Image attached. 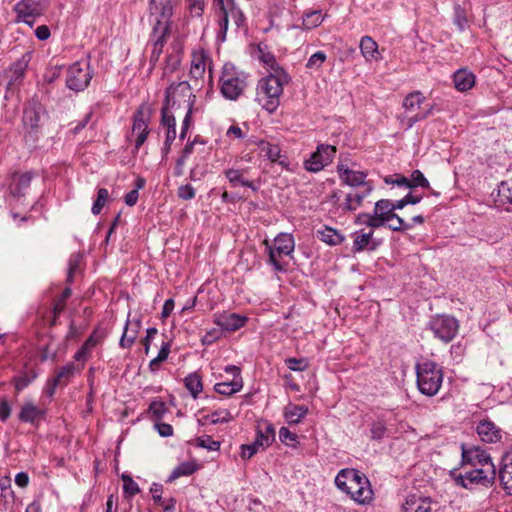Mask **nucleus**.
<instances>
[{"label": "nucleus", "instance_id": "37", "mask_svg": "<svg viewBox=\"0 0 512 512\" xmlns=\"http://www.w3.org/2000/svg\"><path fill=\"white\" fill-rule=\"evenodd\" d=\"M319 239L329 245L336 246L343 242L344 237L334 228L325 226L318 231Z\"/></svg>", "mask_w": 512, "mask_h": 512}, {"label": "nucleus", "instance_id": "36", "mask_svg": "<svg viewBox=\"0 0 512 512\" xmlns=\"http://www.w3.org/2000/svg\"><path fill=\"white\" fill-rule=\"evenodd\" d=\"M129 325H130V321H129V319H127L123 334H122L120 342H119V345L122 348H130L133 345V343L135 342V339L138 334V329L140 327L139 321H137L133 324L134 328H129Z\"/></svg>", "mask_w": 512, "mask_h": 512}, {"label": "nucleus", "instance_id": "28", "mask_svg": "<svg viewBox=\"0 0 512 512\" xmlns=\"http://www.w3.org/2000/svg\"><path fill=\"white\" fill-rule=\"evenodd\" d=\"M359 47L366 61H379L381 59L378 44L370 36H363L360 40Z\"/></svg>", "mask_w": 512, "mask_h": 512}, {"label": "nucleus", "instance_id": "44", "mask_svg": "<svg viewBox=\"0 0 512 512\" xmlns=\"http://www.w3.org/2000/svg\"><path fill=\"white\" fill-rule=\"evenodd\" d=\"M322 22H323V15H322L321 10L310 11L303 15L302 25L306 29L316 28Z\"/></svg>", "mask_w": 512, "mask_h": 512}, {"label": "nucleus", "instance_id": "38", "mask_svg": "<svg viewBox=\"0 0 512 512\" xmlns=\"http://www.w3.org/2000/svg\"><path fill=\"white\" fill-rule=\"evenodd\" d=\"M243 387L242 379H232L231 381H225L221 383H217L215 385V391L219 394L230 396L238 391H240Z\"/></svg>", "mask_w": 512, "mask_h": 512}, {"label": "nucleus", "instance_id": "25", "mask_svg": "<svg viewBox=\"0 0 512 512\" xmlns=\"http://www.w3.org/2000/svg\"><path fill=\"white\" fill-rule=\"evenodd\" d=\"M275 440V428L273 424L268 421H261L256 428L255 442L262 450L269 447Z\"/></svg>", "mask_w": 512, "mask_h": 512}, {"label": "nucleus", "instance_id": "40", "mask_svg": "<svg viewBox=\"0 0 512 512\" xmlns=\"http://www.w3.org/2000/svg\"><path fill=\"white\" fill-rule=\"evenodd\" d=\"M72 290L70 287H66L61 293L60 297L54 302L53 305V320L51 325H55L57 318L66 308V300L71 296Z\"/></svg>", "mask_w": 512, "mask_h": 512}, {"label": "nucleus", "instance_id": "20", "mask_svg": "<svg viewBox=\"0 0 512 512\" xmlns=\"http://www.w3.org/2000/svg\"><path fill=\"white\" fill-rule=\"evenodd\" d=\"M373 191V186H366L363 190H354L345 195L343 204L341 205V212H353L362 206L363 201Z\"/></svg>", "mask_w": 512, "mask_h": 512}, {"label": "nucleus", "instance_id": "12", "mask_svg": "<svg viewBox=\"0 0 512 512\" xmlns=\"http://www.w3.org/2000/svg\"><path fill=\"white\" fill-rule=\"evenodd\" d=\"M46 7V0H21L15 5V11L19 20L32 27Z\"/></svg>", "mask_w": 512, "mask_h": 512}, {"label": "nucleus", "instance_id": "3", "mask_svg": "<svg viewBox=\"0 0 512 512\" xmlns=\"http://www.w3.org/2000/svg\"><path fill=\"white\" fill-rule=\"evenodd\" d=\"M450 477L457 486L465 489H472L474 486L490 488L495 483L496 467L495 465H481V467L472 468L464 474L453 469L450 471Z\"/></svg>", "mask_w": 512, "mask_h": 512}, {"label": "nucleus", "instance_id": "63", "mask_svg": "<svg viewBox=\"0 0 512 512\" xmlns=\"http://www.w3.org/2000/svg\"><path fill=\"white\" fill-rule=\"evenodd\" d=\"M435 105H428L422 112L417 113L415 116L409 118V126H412L414 123L426 119L428 116L433 114Z\"/></svg>", "mask_w": 512, "mask_h": 512}, {"label": "nucleus", "instance_id": "53", "mask_svg": "<svg viewBox=\"0 0 512 512\" xmlns=\"http://www.w3.org/2000/svg\"><path fill=\"white\" fill-rule=\"evenodd\" d=\"M326 54L323 51H317L312 54L306 63V68L312 70H319L323 63L326 61Z\"/></svg>", "mask_w": 512, "mask_h": 512}, {"label": "nucleus", "instance_id": "42", "mask_svg": "<svg viewBox=\"0 0 512 512\" xmlns=\"http://www.w3.org/2000/svg\"><path fill=\"white\" fill-rule=\"evenodd\" d=\"M208 65L209 67V75L211 74L210 69V59L209 56L201 51L199 53L194 52V78L197 75H201L205 72V68Z\"/></svg>", "mask_w": 512, "mask_h": 512}, {"label": "nucleus", "instance_id": "29", "mask_svg": "<svg viewBox=\"0 0 512 512\" xmlns=\"http://www.w3.org/2000/svg\"><path fill=\"white\" fill-rule=\"evenodd\" d=\"M308 407L289 403L283 411V416L288 424H298L308 414Z\"/></svg>", "mask_w": 512, "mask_h": 512}, {"label": "nucleus", "instance_id": "35", "mask_svg": "<svg viewBox=\"0 0 512 512\" xmlns=\"http://www.w3.org/2000/svg\"><path fill=\"white\" fill-rule=\"evenodd\" d=\"M161 121L163 126L166 127V144L173 141L176 138V130H175V117L170 112L167 106H164L161 111Z\"/></svg>", "mask_w": 512, "mask_h": 512}, {"label": "nucleus", "instance_id": "24", "mask_svg": "<svg viewBox=\"0 0 512 512\" xmlns=\"http://www.w3.org/2000/svg\"><path fill=\"white\" fill-rule=\"evenodd\" d=\"M432 500L430 497H422L416 494L409 495L403 506V512H431Z\"/></svg>", "mask_w": 512, "mask_h": 512}, {"label": "nucleus", "instance_id": "61", "mask_svg": "<svg viewBox=\"0 0 512 512\" xmlns=\"http://www.w3.org/2000/svg\"><path fill=\"white\" fill-rule=\"evenodd\" d=\"M422 200V196L412 195L411 193L407 194L404 198L395 202V207L397 210L403 209L406 205L412 204L415 205Z\"/></svg>", "mask_w": 512, "mask_h": 512}, {"label": "nucleus", "instance_id": "23", "mask_svg": "<svg viewBox=\"0 0 512 512\" xmlns=\"http://www.w3.org/2000/svg\"><path fill=\"white\" fill-rule=\"evenodd\" d=\"M494 203L498 208L512 211V179L502 181L498 185Z\"/></svg>", "mask_w": 512, "mask_h": 512}, {"label": "nucleus", "instance_id": "58", "mask_svg": "<svg viewBox=\"0 0 512 512\" xmlns=\"http://www.w3.org/2000/svg\"><path fill=\"white\" fill-rule=\"evenodd\" d=\"M166 411V404L163 401H152L149 405V413L152 414L155 420L162 419Z\"/></svg>", "mask_w": 512, "mask_h": 512}, {"label": "nucleus", "instance_id": "5", "mask_svg": "<svg viewBox=\"0 0 512 512\" xmlns=\"http://www.w3.org/2000/svg\"><path fill=\"white\" fill-rule=\"evenodd\" d=\"M264 245L268 252V263L278 272L287 270L286 263H282L283 256L291 255L295 249L294 237L290 233H280L274 239L272 246L268 240H264Z\"/></svg>", "mask_w": 512, "mask_h": 512}, {"label": "nucleus", "instance_id": "26", "mask_svg": "<svg viewBox=\"0 0 512 512\" xmlns=\"http://www.w3.org/2000/svg\"><path fill=\"white\" fill-rule=\"evenodd\" d=\"M247 321L245 316L236 313H228L220 315L217 318V325L225 331H236L243 327Z\"/></svg>", "mask_w": 512, "mask_h": 512}, {"label": "nucleus", "instance_id": "27", "mask_svg": "<svg viewBox=\"0 0 512 512\" xmlns=\"http://www.w3.org/2000/svg\"><path fill=\"white\" fill-rule=\"evenodd\" d=\"M475 75L468 69L461 68L453 75L455 88L460 92L470 90L475 85Z\"/></svg>", "mask_w": 512, "mask_h": 512}, {"label": "nucleus", "instance_id": "30", "mask_svg": "<svg viewBox=\"0 0 512 512\" xmlns=\"http://www.w3.org/2000/svg\"><path fill=\"white\" fill-rule=\"evenodd\" d=\"M83 366L75 365L73 362H70L63 366L55 375L53 379V385H67L71 378L74 376L76 372H80Z\"/></svg>", "mask_w": 512, "mask_h": 512}, {"label": "nucleus", "instance_id": "62", "mask_svg": "<svg viewBox=\"0 0 512 512\" xmlns=\"http://www.w3.org/2000/svg\"><path fill=\"white\" fill-rule=\"evenodd\" d=\"M261 449L258 444L254 441L251 444H243L241 446V457L242 459L252 458Z\"/></svg>", "mask_w": 512, "mask_h": 512}, {"label": "nucleus", "instance_id": "15", "mask_svg": "<svg viewBox=\"0 0 512 512\" xmlns=\"http://www.w3.org/2000/svg\"><path fill=\"white\" fill-rule=\"evenodd\" d=\"M462 460L461 464L470 465L472 468L481 467V465H494L490 454L478 446L467 448L465 444H461Z\"/></svg>", "mask_w": 512, "mask_h": 512}, {"label": "nucleus", "instance_id": "39", "mask_svg": "<svg viewBox=\"0 0 512 512\" xmlns=\"http://www.w3.org/2000/svg\"><path fill=\"white\" fill-rule=\"evenodd\" d=\"M425 99V96L421 92H412L405 97L403 101V107L409 112H414L421 108V105L425 102Z\"/></svg>", "mask_w": 512, "mask_h": 512}, {"label": "nucleus", "instance_id": "50", "mask_svg": "<svg viewBox=\"0 0 512 512\" xmlns=\"http://www.w3.org/2000/svg\"><path fill=\"white\" fill-rule=\"evenodd\" d=\"M108 198H109L108 190L106 188H100L97 192V198L94 201L92 209H91V211L94 215H98L101 212V210L105 206Z\"/></svg>", "mask_w": 512, "mask_h": 512}, {"label": "nucleus", "instance_id": "31", "mask_svg": "<svg viewBox=\"0 0 512 512\" xmlns=\"http://www.w3.org/2000/svg\"><path fill=\"white\" fill-rule=\"evenodd\" d=\"M378 243L373 241V231L368 233L357 234L353 241V252H361L365 249L373 251L377 248Z\"/></svg>", "mask_w": 512, "mask_h": 512}, {"label": "nucleus", "instance_id": "48", "mask_svg": "<svg viewBox=\"0 0 512 512\" xmlns=\"http://www.w3.org/2000/svg\"><path fill=\"white\" fill-rule=\"evenodd\" d=\"M204 292H205V289L203 287H201L198 290L197 295H194V300H193L194 307L196 305H199L200 309L203 311L212 310L214 308L215 301H212L210 298L206 299Z\"/></svg>", "mask_w": 512, "mask_h": 512}, {"label": "nucleus", "instance_id": "19", "mask_svg": "<svg viewBox=\"0 0 512 512\" xmlns=\"http://www.w3.org/2000/svg\"><path fill=\"white\" fill-rule=\"evenodd\" d=\"M34 173L31 171L27 172H15L11 175L9 183V191L15 198H20L26 194V191L30 187L31 180Z\"/></svg>", "mask_w": 512, "mask_h": 512}, {"label": "nucleus", "instance_id": "51", "mask_svg": "<svg viewBox=\"0 0 512 512\" xmlns=\"http://www.w3.org/2000/svg\"><path fill=\"white\" fill-rule=\"evenodd\" d=\"M96 345V341L93 336H90L85 343L81 346V348L75 353L74 359L78 362L85 361L87 355L90 353L91 349Z\"/></svg>", "mask_w": 512, "mask_h": 512}, {"label": "nucleus", "instance_id": "17", "mask_svg": "<svg viewBox=\"0 0 512 512\" xmlns=\"http://www.w3.org/2000/svg\"><path fill=\"white\" fill-rule=\"evenodd\" d=\"M475 429L479 439L484 443H498L504 434L502 429L489 418L481 419Z\"/></svg>", "mask_w": 512, "mask_h": 512}, {"label": "nucleus", "instance_id": "22", "mask_svg": "<svg viewBox=\"0 0 512 512\" xmlns=\"http://www.w3.org/2000/svg\"><path fill=\"white\" fill-rule=\"evenodd\" d=\"M46 415V408L37 406L33 401H25L22 405L18 418L21 422L35 424L39 419L44 418Z\"/></svg>", "mask_w": 512, "mask_h": 512}, {"label": "nucleus", "instance_id": "33", "mask_svg": "<svg viewBox=\"0 0 512 512\" xmlns=\"http://www.w3.org/2000/svg\"><path fill=\"white\" fill-rule=\"evenodd\" d=\"M232 419H233V416L231 415L229 410L219 409L210 414H207L203 417L198 418L197 421L200 425H206V424H217V423L229 422Z\"/></svg>", "mask_w": 512, "mask_h": 512}, {"label": "nucleus", "instance_id": "16", "mask_svg": "<svg viewBox=\"0 0 512 512\" xmlns=\"http://www.w3.org/2000/svg\"><path fill=\"white\" fill-rule=\"evenodd\" d=\"M31 58L32 53L26 52L11 65L9 70L6 72V75L9 78V81L7 83L8 89H14L22 83L25 71L28 68Z\"/></svg>", "mask_w": 512, "mask_h": 512}, {"label": "nucleus", "instance_id": "54", "mask_svg": "<svg viewBox=\"0 0 512 512\" xmlns=\"http://www.w3.org/2000/svg\"><path fill=\"white\" fill-rule=\"evenodd\" d=\"M453 22L461 32L464 31L467 26V16L465 10L460 5L454 7Z\"/></svg>", "mask_w": 512, "mask_h": 512}, {"label": "nucleus", "instance_id": "11", "mask_svg": "<svg viewBox=\"0 0 512 512\" xmlns=\"http://www.w3.org/2000/svg\"><path fill=\"white\" fill-rule=\"evenodd\" d=\"M92 79L90 65L86 61L73 63L67 71L66 86L75 92L86 89Z\"/></svg>", "mask_w": 512, "mask_h": 512}, {"label": "nucleus", "instance_id": "2", "mask_svg": "<svg viewBox=\"0 0 512 512\" xmlns=\"http://www.w3.org/2000/svg\"><path fill=\"white\" fill-rule=\"evenodd\" d=\"M335 484L358 504H366L372 500L373 492L368 478L356 469L340 470Z\"/></svg>", "mask_w": 512, "mask_h": 512}, {"label": "nucleus", "instance_id": "9", "mask_svg": "<svg viewBox=\"0 0 512 512\" xmlns=\"http://www.w3.org/2000/svg\"><path fill=\"white\" fill-rule=\"evenodd\" d=\"M214 5L220 12L219 25L224 40L229 22L238 29L244 24L245 16L234 0H214Z\"/></svg>", "mask_w": 512, "mask_h": 512}, {"label": "nucleus", "instance_id": "21", "mask_svg": "<svg viewBox=\"0 0 512 512\" xmlns=\"http://www.w3.org/2000/svg\"><path fill=\"white\" fill-rule=\"evenodd\" d=\"M170 25H152V34H151V42H152V52H151V60H158L159 56L162 53V49L165 43V38L168 34Z\"/></svg>", "mask_w": 512, "mask_h": 512}, {"label": "nucleus", "instance_id": "55", "mask_svg": "<svg viewBox=\"0 0 512 512\" xmlns=\"http://www.w3.org/2000/svg\"><path fill=\"white\" fill-rule=\"evenodd\" d=\"M387 427L386 423L384 421L378 420L374 421L371 424L370 432H371V439L373 440H382L386 434Z\"/></svg>", "mask_w": 512, "mask_h": 512}, {"label": "nucleus", "instance_id": "34", "mask_svg": "<svg viewBox=\"0 0 512 512\" xmlns=\"http://www.w3.org/2000/svg\"><path fill=\"white\" fill-rule=\"evenodd\" d=\"M355 223L358 225H366L370 228H379L388 223L387 218L378 216L375 212L370 213H360L357 215L355 219Z\"/></svg>", "mask_w": 512, "mask_h": 512}, {"label": "nucleus", "instance_id": "32", "mask_svg": "<svg viewBox=\"0 0 512 512\" xmlns=\"http://www.w3.org/2000/svg\"><path fill=\"white\" fill-rule=\"evenodd\" d=\"M257 157L262 160H277L281 157V150L276 144L261 141L257 147Z\"/></svg>", "mask_w": 512, "mask_h": 512}, {"label": "nucleus", "instance_id": "57", "mask_svg": "<svg viewBox=\"0 0 512 512\" xmlns=\"http://www.w3.org/2000/svg\"><path fill=\"white\" fill-rule=\"evenodd\" d=\"M170 352V346L168 343H163L158 355L150 361L151 370H156L158 366L168 358Z\"/></svg>", "mask_w": 512, "mask_h": 512}, {"label": "nucleus", "instance_id": "14", "mask_svg": "<svg viewBox=\"0 0 512 512\" xmlns=\"http://www.w3.org/2000/svg\"><path fill=\"white\" fill-rule=\"evenodd\" d=\"M148 11L151 25H170L173 13L171 0H149Z\"/></svg>", "mask_w": 512, "mask_h": 512}, {"label": "nucleus", "instance_id": "64", "mask_svg": "<svg viewBox=\"0 0 512 512\" xmlns=\"http://www.w3.org/2000/svg\"><path fill=\"white\" fill-rule=\"evenodd\" d=\"M286 364L290 370L303 371L307 367V363L304 359L288 358Z\"/></svg>", "mask_w": 512, "mask_h": 512}, {"label": "nucleus", "instance_id": "7", "mask_svg": "<svg viewBox=\"0 0 512 512\" xmlns=\"http://www.w3.org/2000/svg\"><path fill=\"white\" fill-rule=\"evenodd\" d=\"M45 108L41 103L33 101L28 103L23 110L22 123L25 137L31 141L38 139L42 127V121L46 118Z\"/></svg>", "mask_w": 512, "mask_h": 512}, {"label": "nucleus", "instance_id": "41", "mask_svg": "<svg viewBox=\"0 0 512 512\" xmlns=\"http://www.w3.org/2000/svg\"><path fill=\"white\" fill-rule=\"evenodd\" d=\"M227 179L232 184L233 187L237 186H246L256 190L254 183L249 180H245L243 177V173L239 170L229 169L225 172Z\"/></svg>", "mask_w": 512, "mask_h": 512}, {"label": "nucleus", "instance_id": "45", "mask_svg": "<svg viewBox=\"0 0 512 512\" xmlns=\"http://www.w3.org/2000/svg\"><path fill=\"white\" fill-rule=\"evenodd\" d=\"M196 446L200 449H206L212 453H218L220 449V442L215 441L209 435H203L196 439Z\"/></svg>", "mask_w": 512, "mask_h": 512}, {"label": "nucleus", "instance_id": "10", "mask_svg": "<svg viewBox=\"0 0 512 512\" xmlns=\"http://www.w3.org/2000/svg\"><path fill=\"white\" fill-rule=\"evenodd\" d=\"M428 329L433 333L435 338L444 343H449L458 333L459 322L455 317L450 315H435L429 321Z\"/></svg>", "mask_w": 512, "mask_h": 512}, {"label": "nucleus", "instance_id": "60", "mask_svg": "<svg viewBox=\"0 0 512 512\" xmlns=\"http://www.w3.org/2000/svg\"><path fill=\"white\" fill-rule=\"evenodd\" d=\"M123 480V490L129 496H134L139 493L140 489L138 484L128 475L122 476Z\"/></svg>", "mask_w": 512, "mask_h": 512}, {"label": "nucleus", "instance_id": "4", "mask_svg": "<svg viewBox=\"0 0 512 512\" xmlns=\"http://www.w3.org/2000/svg\"><path fill=\"white\" fill-rule=\"evenodd\" d=\"M416 381L419 391L426 396L436 395L443 382V371L438 365L426 360L416 365Z\"/></svg>", "mask_w": 512, "mask_h": 512}, {"label": "nucleus", "instance_id": "46", "mask_svg": "<svg viewBox=\"0 0 512 512\" xmlns=\"http://www.w3.org/2000/svg\"><path fill=\"white\" fill-rule=\"evenodd\" d=\"M192 474V462L186 461L179 464L177 467L173 469L169 477L167 478V482H174L176 479L182 476H189Z\"/></svg>", "mask_w": 512, "mask_h": 512}, {"label": "nucleus", "instance_id": "13", "mask_svg": "<svg viewBox=\"0 0 512 512\" xmlns=\"http://www.w3.org/2000/svg\"><path fill=\"white\" fill-rule=\"evenodd\" d=\"M397 210L395 203L388 199H381L375 203L374 212L381 217L387 218V221L397 220L398 226L394 223H389L388 227L392 231H406L411 228V225L406 223L403 218L397 215L394 211Z\"/></svg>", "mask_w": 512, "mask_h": 512}, {"label": "nucleus", "instance_id": "18", "mask_svg": "<svg viewBox=\"0 0 512 512\" xmlns=\"http://www.w3.org/2000/svg\"><path fill=\"white\" fill-rule=\"evenodd\" d=\"M337 171L341 181L356 190H363L366 186H373L370 181H366L367 174L363 171L350 170L343 163L337 166Z\"/></svg>", "mask_w": 512, "mask_h": 512}, {"label": "nucleus", "instance_id": "6", "mask_svg": "<svg viewBox=\"0 0 512 512\" xmlns=\"http://www.w3.org/2000/svg\"><path fill=\"white\" fill-rule=\"evenodd\" d=\"M151 115L152 109L147 103L141 104L133 114V124L127 140L134 145V150L136 151L140 150L150 132L149 122Z\"/></svg>", "mask_w": 512, "mask_h": 512}, {"label": "nucleus", "instance_id": "8", "mask_svg": "<svg viewBox=\"0 0 512 512\" xmlns=\"http://www.w3.org/2000/svg\"><path fill=\"white\" fill-rule=\"evenodd\" d=\"M221 82L222 95L230 100H236L246 87V77L242 72L235 70L233 66L225 65Z\"/></svg>", "mask_w": 512, "mask_h": 512}, {"label": "nucleus", "instance_id": "52", "mask_svg": "<svg viewBox=\"0 0 512 512\" xmlns=\"http://www.w3.org/2000/svg\"><path fill=\"white\" fill-rule=\"evenodd\" d=\"M410 188L422 187L429 189L430 184L428 180L424 177L423 173L420 170H414L411 174V178L409 179Z\"/></svg>", "mask_w": 512, "mask_h": 512}, {"label": "nucleus", "instance_id": "1", "mask_svg": "<svg viewBox=\"0 0 512 512\" xmlns=\"http://www.w3.org/2000/svg\"><path fill=\"white\" fill-rule=\"evenodd\" d=\"M290 77L281 68L277 67L267 77L258 83L256 100L268 112H274L280 103L283 87L289 83Z\"/></svg>", "mask_w": 512, "mask_h": 512}, {"label": "nucleus", "instance_id": "49", "mask_svg": "<svg viewBox=\"0 0 512 512\" xmlns=\"http://www.w3.org/2000/svg\"><path fill=\"white\" fill-rule=\"evenodd\" d=\"M36 373L33 371L24 372L14 378V385L17 391H21L26 388L35 378Z\"/></svg>", "mask_w": 512, "mask_h": 512}, {"label": "nucleus", "instance_id": "59", "mask_svg": "<svg viewBox=\"0 0 512 512\" xmlns=\"http://www.w3.org/2000/svg\"><path fill=\"white\" fill-rule=\"evenodd\" d=\"M258 54L259 60L270 67L273 71L277 68L275 56L268 51H264L261 45L258 46Z\"/></svg>", "mask_w": 512, "mask_h": 512}, {"label": "nucleus", "instance_id": "47", "mask_svg": "<svg viewBox=\"0 0 512 512\" xmlns=\"http://www.w3.org/2000/svg\"><path fill=\"white\" fill-rule=\"evenodd\" d=\"M499 479L505 492L508 495H512V469L501 466L499 470Z\"/></svg>", "mask_w": 512, "mask_h": 512}, {"label": "nucleus", "instance_id": "43", "mask_svg": "<svg viewBox=\"0 0 512 512\" xmlns=\"http://www.w3.org/2000/svg\"><path fill=\"white\" fill-rule=\"evenodd\" d=\"M335 154V146L321 144L317 147V150L311 154L309 160H330L335 157Z\"/></svg>", "mask_w": 512, "mask_h": 512}, {"label": "nucleus", "instance_id": "56", "mask_svg": "<svg viewBox=\"0 0 512 512\" xmlns=\"http://www.w3.org/2000/svg\"><path fill=\"white\" fill-rule=\"evenodd\" d=\"M279 439L280 441L287 445V446H291V447H296V444L298 443L297 439H298V436L297 434L291 432L288 428L286 427H281L280 430H279Z\"/></svg>", "mask_w": 512, "mask_h": 512}]
</instances>
